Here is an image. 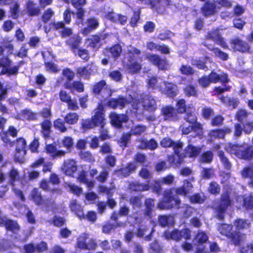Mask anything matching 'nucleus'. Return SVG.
Listing matches in <instances>:
<instances>
[{
  "instance_id": "f257e3e1",
  "label": "nucleus",
  "mask_w": 253,
  "mask_h": 253,
  "mask_svg": "<svg viewBox=\"0 0 253 253\" xmlns=\"http://www.w3.org/2000/svg\"><path fill=\"white\" fill-rule=\"evenodd\" d=\"M225 150L237 158L248 161L253 160V145L248 144L228 143Z\"/></svg>"
},
{
  "instance_id": "f03ea898",
  "label": "nucleus",
  "mask_w": 253,
  "mask_h": 253,
  "mask_svg": "<svg viewBox=\"0 0 253 253\" xmlns=\"http://www.w3.org/2000/svg\"><path fill=\"white\" fill-rule=\"evenodd\" d=\"M172 188L164 191L162 200L158 204V208L161 210L179 209L181 201L177 195H173Z\"/></svg>"
},
{
  "instance_id": "7ed1b4c3",
  "label": "nucleus",
  "mask_w": 253,
  "mask_h": 253,
  "mask_svg": "<svg viewBox=\"0 0 253 253\" xmlns=\"http://www.w3.org/2000/svg\"><path fill=\"white\" fill-rule=\"evenodd\" d=\"M231 203V200L229 192H224L221 195L217 205L213 208V217L220 221H223L227 210Z\"/></svg>"
},
{
  "instance_id": "20e7f679",
  "label": "nucleus",
  "mask_w": 253,
  "mask_h": 253,
  "mask_svg": "<svg viewBox=\"0 0 253 253\" xmlns=\"http://www.w3.org/2000/svg\"><path fill=\"white\" fill-rule=\"evenodd\" d=\"M181 149H179V154L177 155L178 159L176 161H175L173 155H172L169 158L170 163L176 166H179L183 164L185 158H196L199 155L201 151V148L200 147L194 146L191 144H189L186 146L183 153H180Z\"/></svg>"
},
{
  "instance_id": "39448f33",
  "label": "nucleus",
  "mask_w": 253,
  "mask_h": 253,
  "mask_svg": "<svg viewBox=\"0 0 253 253\" xmlns=\"http://www.w3.org/2000/svg\"><path fill=\"white\" fill-rule=\"evenodd\" d=\"M191 231L188 228H184L181 230L174 229L171 231H167L165 233V237L167 240H172L176 242L180 241L182 238L186 240L191 238Z\"/></svg>"
},
{
  "instance_id": "423d86ee",
  "label": "nucleus",
  "mask_w": 253,
  "mask_h": 253,
  "mask_svg": "<svg viewBox=\"0 0 253 253\" xmlns=\"http://www.w3.org/2000/svg\"><path fill=\"white\" fill-rule=\"evenodd\" d=\"M205 40L212 41L223 48L228 49V45L224 38L222 37L218 28L209 31L205 36Z\"/></svg>"
},
{
  "instance_id": "0eeeda50",
  "label": "nucleus",
  "mask_w": 253,
  "mask_h": 253,
  "mask_svg": "<svg viewBox=\"0 0 253 253\" xmlns=\"http://www.w3.org/2000/svg\"><path fill=\"white\" fill-rule=\"evenodd\" d=\"M230 44L234 51L240 53H251V47L250 44L238 37L234 38L230 40Z\"/></svg>"
},
{
  "instance_id": "6e6552de",
  "label": "nucleus",
  "mask_w": 253,
  "mask_h": 253,
  "mask_svg": "<svg viewBox=\"0 0 253 253\" xmlns=\"http://www.w3.org/2000/svg\"><path fill=\"white\" fill-rule=\"evenodd\" d=\"M71 3L76 9V15L77 18L76 24L84 25V17L85 10L84 6L86 3V0H71Z\"/></svg>"
},
{
  "instance_id": "1a4fd4ad",
  "label": "nucleus",
  "mask_w": 253,
  "mask_h": 253,
  "mask_svg": "<svg viewBox=\"0 0 253 253\" xmlns=\"http://www.w3.org/2000/svg\"><path fill=\"white\" fill-rule=\"evenodd\" d=\"M151 8L159 13H164L172 5L171 0H148Z\"/></svg>"
},
{
  "instance_id": "9d476101",
  "label": "nucleus",
  "mask_w": 253,
  "mask_h": 253,
  "mask_svg": "<svg viewBox=\"0 0 253 253\" xmlns=\"http://www.w3.org/2000/svg\"><path fill=\"white\" fill-rule=\"evenodd\" d=\"M87 238V234L81 235L77 242V247L82 250H94L97 247L95 240L91 238L86 242Z\"/></svg>"
},
{
  "instance_id": "9b49d317",
  "label": "nucleus",
  "mask_w": 253,
  "mask_h": 253,
  "mask_svg": "<svg viewBox=\"0 0 253 253\" xmlns=\"http://www.w3.org/2000/svg\"><path fill=\"white\" fill-rule=\"evenodd\" d=\"M91 118L95 127L99 126L102 129L106 125V119L105 111L101 104L98 106L94 114L92 116Z\"/></svg>"
},
{
  "instance_id": "f8f14e48",
  "label": "nucleus",
  "mask_w": 253,
  "mask_h": 253,
  "mask_svg": "<svg viewBox=\"0 0 253 253\" xmlns=\"http://www.w3.org/2000/svg\"><path fill=\"white\" fill-rule=\"evenodd\" d=\"M107 92L106 97H109L112 95V91L111 89L108 88L107 83L105 80L101 81L94 84L92 87V92L95 96L97 97H104L103 92Z\"/></svg>"
},
{
  "instance_id": "ddd939ff",
  "label": "nucleus",
  "mask_w": 253,
  "mask_h": 253,
  "mask_svg": "<svg viewBox=\"0 0 253 253\" xmlns=\"http://www.w3.org/2000/svg\"><path fill=\"white\" fill-rule=\"evenodd\" d=\"M217 9L215 1L207 0L200 8V12L204 17L207 18L215 15L217 12Z\"/></svg>"
},
{
  "instance_id": "4468645a",
  "label": "nucleus",
  "mask_w": 253,
  "mask_h": 253,
  "mask_svg": "<svg viewBox=\"0 0 253 253\" xmlns=\"http://www.w3.org/2000/svg\"><path fill=\"white\" fill-rule=\"evenodd\" d=\"M160 145L165 148L172 147L173 153L177 156L179 154V149H182L183 144L179 140L174 141L169 137H165L161 140Z\"/></svg>"
},
{
  "instance_id": "2eb2a0df",
  "label": "nucleus",
  "mask_w": 253,
  "mask_h": 253,
  "mask_svg": "<svg viewBox=\"0 0 253 253\" xmlns=\"http://www.w3.org/2000/svg\"><path fill=\"white\" fill-rule=\"evenodd\" d=\"M141 101L144 110L149 112H154L157 110L156 101L151 95H143L141 97Z\"/></svg>"
},
{
  "instance_id": "dca6fc26",
  "label": "nucleus",
  "mask_w": 253,
  "mask_h": 253,
  "mask_svg": "<svg viewBox=\"0 0 253 253\" xmlns=\"http://www.w3.org/2000/svg\"><path fill=\"white\" fill-rule=\"evenodd\" d=\"M63 21H58L51 22L49 25L50 28L53 30L58 31L60 28L64 27V25L69 24L71 22V11L69 9H67L64 10L63 13Z\"/></svg>"
},
{
  "instance_id": "f3484780",
  "label": "nucleus",
  "mask_w": 253,
  "mask_h": 253,
  "mask_svg": "<svg viewBox=\"0 0 253 253\" xmlns=\"http://www.w3.org/2000/svg\"><path fill=\"white\" fill-rule=\"evenodd\" d=\"M86 26L81 30V33L84 36H87L92 32L97 29L99 25L98 19L94 17L91 16L86 20Z\"/></svg>"
},
{
  "instance_id": "a211bd4d",
  "label": "nucleus",
  "mask_w": 253,
  "mask_h": 253,
  "mask_svg": "<svg viewBox=\"0 0 253 253\" xmlns=\"http://www.w3.org/2000/svg\"><path fill=\"white\" fill-rule=\"evenodd\" d=\"M126 98L122 95H119L117 98H110L107 102V105L111 108H119L122 109L128 103Z\"/></svg>"
},
{
  "instance_id": "6ab92c4d",
  "label": "nucleus",
  "mask_w": 253,
  "mask_h": 253,
  "mask_svg": "<svg viewBox=\"0 0 253 253\" xmlns=\"http://www.w3.org/2000/svg\"><path fill=\"white\" fill-rule=\"evenodd\" d=\"M15 118L23 121H34L38 120V114L30 109L25 108L16 114Z\"/></svg>"
},
{
  "instance_id": "aec40b11",
  "label": "nucleus",
  "mask_w": 253,
  "mask_h": 253,
  "mask_svg": "<svg viewBox=\"0 0 253 253\" xmlns=\"http://www.w3.org/2000/svg\"><path fill=\"white\" fill-rule=\"evenodd\" d=\"M0 227L4 226L7 231H10L14 234H17L20 229V227L16 220L8 219L4 216L0 221Z\"/></svg>"
},
{
  "instance_id": "412c9836",
  "label": "nucleus",
  "mask_w": 253,
  "mask_h": 253,
  "mask_svg": "<svg viewBox=\"0 0 253 253\" xmlns=\"http://www.w3.org/2000/svg\"><path fill=\"white\" fill-rule=\"evenodd\" d=\"M137 167L133 162H129L125 167L115 169L114 173L119 177L125 178L129 176L136 170Z\"/></svg>"
},
{
  "instance_id": "4be33fe9",
  "label": "nucleus",
  "mask_w": 253,
  "mask_h": 253,
  "mask_svg": "<svg viewBox=\"0 0 253 253\" xmlns=\"http://www.w3.org/2000/svg\"><path fill=\"white\" fill-rule=\"evenodd\" d=\"M110 122L113 126L117 128H121L123 123H126L128 118L126 114H117L115 112H111L109 114Z\"/></svg>"
},
{
  "instance_id": "5701e85b",
  "label": "nucleus",
  "mask_w": 253,
  "mask_h": 253,
  "mask_svg": "<svg viewBox=\"0 0 253 253\" xmlns=\"http://www.w3.org/2000/svg\"><path fill=\"white\" fill-rule=\"evenodd\" d=\"M125 67L128 72L132 75L139 73L142 69L141 63L135 60L131 55L128 56V62L125 65Z\"/></svg>"
},
{
  "instance_id": "b1692460",
  "label": "nucleus",
  "mask_w": 253,
  "mask_h": 253,
  "mask_svg": "<svg viewBox=\"0 0 253 253\" xmlns=\"http://www.w3.org/2000/svg\"><path fill=\"white\" fill-rule=\"evenodd\" d=\"M107 36L106 34H96L92 35L90 38L87 39L86 40L89 42L88 45L91 48L97 50L102 45L101 40H104Z\"/></svg>"
},
{
  "instance_id": "393cba45",
  "label": "nucleus",
  "mask_w": 253,
  "mask_h": 253,
  "mask_svg": "<svg viewBox=\"0 0 253 253\" xmlns=\"http://www.w3.org/2000/svg\"><path fill=\"white\" fill-rule=\"evenodd\" d=\"M25 10L29 17L38 16L41 13V9L39 5H37L36 3L31 0L26 1Z\"/></svg>"
},
{
  "instance_id": "a878e982",
  "label": "nucleus",
  "mask_w": 253,
  "mask_h": 253,
  "mask_svg": "<svg viewBox=\"0 0 253 253\" xmlns=\"http://www.w3.org/2000/svg\"><path fill=\"white\" fill-rule=\"evenodd\" d=\"M193 188V185L190 180L185 179L181 186L172 189L173 190H174L176 195L186 197L192 192Z\"/></svg>"
},
{
  "instance_id": "bb28decb",
  "label": "nucleus",
  "mask_w": 253,
  "mask_h": 253,
  "mask_svg": "<svg viewBox=\"0 0 253 253\" xmlns=\"http://www.w3.org/2000/svg\"><path fill=\"white\" fill-rule=\"evenodd\" d=\"M61 169L65 175L73 176L74 173L77 169L76 161L71 159L64 161L61 167Z\"/></svg>"
},
{
  "instance_id": "cd10ccee",
  "label": "nucleus",
  "mask_w": 253,
  "mask_h": 253,
  "mask_svg": "<svg viewBox=\"0 0 253 253\" xmlns=\"http://www.w3.org/2000/svg\"><path fill=\"white\" fill-rule=\"evenodd\" d=\"M82 41V39L80 36L78 34H75L68 38L66 41V44L73 53H75L76 51L81 48L80 45Z\"/></svg>"
},
{
  "instance_id": "c85d7f7f",
  "label": "nucleus",
  "mask_w": 253,
  "mask_h": 253,
  "mask_svg": "<svg viewBox=\"0 0 253 253\" xmlns=\"http://www.w3.org/2000/svg\"><path fill=\"white\" fill-rule=\"evenodd\" d=\"M45 150L46 153L51 156L52 159L61 158L66 153V152L64 150H57L56 145L53 143L46 145Z\"/></svg>"
},
{
  "instance_id": "c756f323",
  "label": "nucleus",
  "mask_w": 253,
  "mask_h": 253,
  "mask_svg": "<svg viewBox=\"0 0 253 253\" xmlns=\"http://www.w3.org/2000/svg\"><path fill=\"white\" fill-rule=\"evenodd\" d=\"M211 83L216 84L220 82L222 84L227 83L229 81L227 74L222 72L220 74H218L214 71H212L208 75Z\"/></svg>"
},
{
  "instance_id": "7c9ffc66",
  "label": "nucleus",
  "mask_w": 253,
  "mask_h": 253,
  "mask_svg": "<svg viewBox=\"0 0 253 253\" xmlns=\"http://www.w3.org/2000/svg\"><path fill=\"white\" fill-rule=\"evenodd\" d=\"M194 131L196 134L195 136L201 138L204 134V129L200 127V125L197 124L195 125H189L188 126H183L181 128V132L182 134L187 135L191 132Z\"/></svg>"
},
{
  "instance_id": "2f4dec72",
  "label": "nucleus",
  "mask_w": 253,
  "mask_h": 253,
  "mask_svg": "<svg viewBox=\"0 0 253 253\" xmlns=\"http://www.w3.org/2000/svg\"><path fill=\"white\" fill-rule=\"evenodd\" d=\"M202 44L206 47L209 50L212 51L214 56L223 61H226L229 58L228 53L222 51L217 47L212 46V44L207 43L206 42L202 43Z\"/></svg>"
},
{
  "instance_id": "473e14b6",
  "label": "nucleus",
  "mask_w": 253,
  "mask_h": 253,
  "mask_svg": "<svg viewBox=\"0 0 253 253\" xmlns=\"http://www.w3.org/2000/svg\"><path fill=\"white\" fill-rule=\"evenodd\" d=\"M163 93L167 97L173 98L179 93V89L177 84L170 83L165 82V87Z\"/></svg>"
},
{
  "instance_id": "72a5a7b5",
  "label": "nucleus",
  "mask_w": 253,
  "mask_h": 253,
  "mask_svg": "<svg viewBox=\"0 0 253 253\" xmlns=\"http://www.w3.org/2000/svg\"><path fill=\"white\" fill-rule=\"evenodd\" d=\"M129 190L134 192H141L148 191L151 186L148 183H141L138 181L130 182L128 185Z\"/></svg>"
},
{
  "instance_id": "f704fd0d",
  "label": "nucleus",
  "mask_w": 253,
  "mask_h": 253,
  "mask_svg": "<svg viewBox=\"0 0 253 253\" xmlns=\"http://www.w3.org/2000/svg\"><path fill=\"white\" fill-rule=\"evenodd\" d=\"M232 129L229 127H224L223 128H216L210 131L209 136L213 139H223L226 134H230Z\"/></svg>"
},
{
  "instance_id": "c9c22d12",
  "label": "nucleus",
  "mask_w": 253,
  "mask_h": 253,
  "mask_svg": "<svg viewBox=\"0 0 253 253\" xmlns=\"http://www.w3.org/2000/svg\"><path fill=\"white\" fill-rule=\"evenodd\" d=\"M63 86L64 88L70 90L71 92H73L74 90L78 92H83L84 89V84L78 81L73 82L65 81L64 83Z\"/></svg>"
},
{
  "instance_id": "e433bc0d",
  "label": "nucleus",
  "mask_w": 253,
  "mask_h": 253,
  "mask_svg": "<svg viewBox=\"0 0 253 253\" xmlns=\"http://www.w3.org/2000/svg\"><path fill=\"white\" fill-rule=\"evenodd\" d=\"M40 125L42 137L45 139H49L52 132V124L51 121L48 119H44L41 123Z\"/></svg>"
},
{
  "instance_id": "4c0bfd02",
  "label": "nucleus",
  "mask_w": 253,
  "mask_h": 253,
  "mask_svg": "<svg viewBox=\"0 0 253 253\" xmlns=\"http://www.w3.org/2000/svg\"><path fill=\"white\" fill-rule=\"evenodd\" d=\"M93 72L91 64H87L84 66H80L76 69V74L80 77L88 80Z\"/></svg>"
},
{
  "instance_id": "58836bf2",
  "label": "nucleus",
  "mask_w": 253,
  "mask_h": 253,
  "mask_svg": "<svg viewBox=\"0 0 253 253\" xmlns=\"http://www.w3.org/2000/svg\"><path fill=\"white\" fill-rule=\"evenodd\" d=\"M245 236V234L241 233L240 231L233 230L227 238L231 244L239 246L244 241Z\"/></svg>"
},
{
  "instance_id": "ea45409f",
  "label": "nucleus",
  "mask_w": 253,
  "mask_h": 253,
  "mask_svg": "<svg viewBox=\"0 0 253 253\" xmlns=\"http://www.w3.org/2000/svg\"><path fill=\"white\" fill-rule=\"evenodd\" d=\"M138 141L139 142L138 147L142 150L149 149L153 150L158 147L157 142L154 138H151L148 140L146 138H141L139 139Z\"/></svg>"
},
{
  "instance_id": "a19ab883",
  "label": "nucleus",
  "mask_w": 253,
  "mask_h": 253,
  "mask_svg": "<svg viewBox=\"0 0 253 253\" xmlns=\"http://www.w3.org/2000/svg\"><path fill=\"white\" fill-rule=\"evenodd\" d=\"M161 114L165 120H172L176 116L175 109L171 105L163 107L161 110Z\"/></svg>"
},
{
  "instance_id": "79ce46f5",
  "label": "nucleus",
  "mask_w": 253,
  "mask_h": 253,
  "mask_svg": "<svg viewBox=\"0 0 253 253\" xmlns=\"http://www.w3.org/2000/svg\"><path fill=\"white\" fill-rule=\"evenodd\" d=\"M31 199L37 206H41L44 204V200L41 192L37 188H33L30 194Z\"/></svg>"
},
{
  "instance_id": "37998d69",
  "label": "nucleus",
  "mask_w": 253,
  "mask_h": 253,
  "mask_svg": "<svg viewBox=\"0 0 253 253\" xmlns=\"http://www.w3.org/2000/svg\"><path fill=\"white\" fill-rule=\"evenodd\" d=\"M183 93L185 96L197 98L199 95V90L195 85L192 84H187L183 88Z\"/></svg>"
},
{
  "instance_id": "c03bdc74",
  "label": "nucleus",
  "mask_w": 253,
  "mask_h": 253,
  "mask_svg": "<svg viewBox=\"0 0 253 253\" xmlns=\"http://www.w3.org/2000/svg\"><path fill=\"white\" fill-rule=\"evenodd\" d=\"M220 100L225 104L227 107H231L232 109L236 108L240 103L238 98L234 97H228L221 95L219 97Z\"/></svg>"
},
{
  "instance_id": "a18cd8bd",
  "label": "nucleus",
  "mask_w": 253,
  "mask_h": 253,
  "mask_svg": "<svg viewBox=\"0 0 253 253\" xmlns=\"http://www.w3.org/2000/svg\"><path fill=\"white\" fill-rule=\"evenodd\" d=\"M250 112L243 108L238 109L235 114V119L240 124L247 121Z\"/></svg>"
},
{
  "instance_id": "49530a36",
  "label": "nucleus",
  "mask_w": 253,
  "mask_h": 253,
  "mask_svg": "<svg viewBox=\"0 0 253 253\" xmlns=\"http://www.w3.org/2000/svg\"><path fill=\"white\" fill-rule=\"evenodd\" d=\"M70 208L72 211H73L80 219L84 218V214L83 209L80 204L77 203L76 200H73L71 201L70 205Z\"/></svg>"
},
{
  "instance_id": "de8ad7c7",
  "label": "nucleus",
  "mask_w": 253,
  "mask_h": 253,
  "mask_svg": "<svg viewBox=\"0 0 253 253\" xmlns=\"http://www.w3.org/2000/svg\"><path fill=\"white\" fill-rule=\"evenodd\" d=\"M9 179L8 183L9 185L14 187L15 182L19 180V173L17 169L12 168L7 174Z\"/></svg>"
},
{
  "instance_id": "09e8293b",
  "label": "nucleus",
  "mask_w": 253,
  "mask_h": 253,
  "mask_svg": "<svg viewBox=\"0 0 253 253\" xmlns=\"http://www.w3.org/2000/svg\"><path fill=\"white\" fill-rule=\"evenodd\" d=\"M209 58L208 56H206L204 57H199V58L194 59L192 64L199 69L207 71L208 70V67L207 66L206 63Z\"/></svg>"
},
{
  "instance_id": "8fccbe9b",
  "label": "nucleus",
  "mask_w": 253,
  "mask_h": 253,
  "mask_svg": "<svg viewBox=\"0 0 253 253\" xmlns=\"http://www.w3.org/2000/svg\"><path fill=\"white\" fill-rule=\"evenodd\" d=\"M233 229L232 225L222 223L218 225L217 230L222 235L227 238L233 231Z\"/></svg>"
},
{
  "instance_id": "3c124183",
  "label": "nucleus",
  "mask_w": 253,
  "mask_h": 253,
  "mask_svg": "<svg viewBox=\"0 0 253 253\" xmlns=\"http://www.w3.org/2000/svg\"><path fill=\"white\" fill-rule=\"evenodd\" d=\"M106 50L111 53L115 59H116L121 55L122 47L119 43H116L110 47H106Z\"/></svg>"
},
{
  "instance_id": "603ef678",
  "label": "nucleus",
  "mask_w": 253,
  "mask_h": 253,
  "mask_svg": "<svg viewBox=\"0 0 253 253\" xmlns=\"http://www.w3.org/2000/svg\"><path fill=\"white\" fill-rule=\"evenodd\" d=\"M233 224L236 230L238 231L248 228L251 226V223L247 220L242 218L235 219L233 222Z\"/></svg>"
},
{
  "instance_id": "864d4df0",
  "label": "nucleus",
  "mask_w": 253,
  "mask_h": 253,
  "mask_svg": "<svg viewBox=\"0 0 253 253\" xmlns=\"http://www.w3.org/2000/svg\"><path fill=\"white\" fill-rule=\"evenodd\" d=\"M184 120L191 125L199 124L200 127L203 128L202 124L200 122H198L197 116L193 112H188L186 113L184 116Z\"/></svg>"
},
{
  "instance_id": "5fc2aeb1",
  "label": "nucleus",
  "mask_w": 253,
  "mask_h": 253,
  "mask_svg": "<svg viewBox=\"0 0 253 253\" xmlns=\"http://www.w3.org/2000/svg\"><path fill=\"white\" fill-rule=\"evenodd\" d=\"M27 143L26 140L23 137H19L15 141V151L16 153H20L23 151L24 154L26 153Z\"/></svg>"
},
{
  "instance_id": "6e6d98bb",
  "label": "nucleus",
  "mask_w": 253,
  "mask_h": 253,
  "mask_svg": "<svg viewBox=\"0 0 253 253\" xmlns=\"http://www.w3.org/2000/svg\"><path fill=\"white\" fill-rule=\"evenodd\" d=\"M217 155L224 168L227 170H230L232 167V164L226 156L224 152L222 150H218L217 151Z\"/></svg>"
},
{
  "instance_id": "4d7b16f0",
  "label": "nucleus",
  "mask_w": 253,
  "mask_h": 253,
  "mask_svg": "<svg viewBox=\"0 0 253 253\" xmlns=\"http://www.w3.org/2000/svg\"><path fill=\"white\" fill-rule=\"evenodd\" d=\"M141 9L140 8L133 11V14L129 20V24L132 28L137 26L140 19Z\"/></svg>"
},
{
  "instance_id": "13d9d810",
  "label": "nucleus",
  "mask_w": 253,
  "mask_h": 253,
  "mask_svg": "<svg viewBox=\"0 0 253 253\" xmlns=\"http://www.w3.org/2000/svg\"><path fill=\"white\" fill-rule=\"evenodd\" d=\"M65 120L63 121L60 118L55 119L53 121V126L54 128L61 133H64L67 131L68 128L65 126Z\"/></svg>"
},
{
  "instance_id": "bf43d9fd",
  "label": "nucleus",
  "mask_w": 253,
  "mask_h": 253,
  "mask_svg": "<svg viewBox=\"0 0 253 253\" xmlns=\"http://www.w3.org/2000/svg\"><path fill=\"white\" fill-rule=\"evenodd\" d=\"M54 15V11L51 8L44 10L41 15L42 21L44 24L47 23Z\"/></svg>"
},
{
  "instance_id": "052dcab7",
  "label": "nucleus",
  "mask_w": 253,
  "mask_h": 253,
  "mask_svg": "<svg viewBox=\"0 0 253 253\" xmlns=\"http://www.w3.org/2000/svg\"><path fill=\"white\" fill-rule=\"evenodd\" d=\"M220 190V186L216 181H212L210 182L208 188V191L209 193L214 196H217L219 194Z\"/></svg>"
},
{
  "instance_id": "680f3d73",
  "label": "nucleus",
  "mask_w": 253,
  "mask_h": 253,
  "mask_svg": "<svg viewBox=\"0 0 253 253\" xmlns=\"http://www.w3.org/2000/svg\"><path fill=\"white\" fill-rule=\"evenodd\" d=\"M61 144L62 147L68 151H71L74 144V139L70 136H65L61 140Z\"/></svg>"
},
{
  "instance_id": "e2e57ef3",
  "label": "nucleus",
  "mask_w": 253,
  "mask_h": 253,
  "mask_svg": "<svg viewBox=\"0 0 253 253\" xmlns=\"http://www.w3.org/2000/svg\"><path fill=\"white\" fill-rule=\"evenodd\" d=\"M214 114L213 109L211 107L204 106L202 107L201 111V115L203 119L209 120L213 116Z\"/></svg>"
},
{
  "instance_id": "0e129e2a",
  "label": "nucleus",
  "mask_w": 253,
  "mask_h": 253,
  "mask_svg": "<svg viewBox=\"0 0 253 253\" xmlns=\"http://www.w3.org/2000/svg\"><path fill=\"white\" fill-rule=\"evenodd\" d=\"M64 120L69 125H75L79 120V115L76 113L69 112L64 117Z\"/></svg>"
},
{
  "instance_id": "69168bd1",
  "label": "nucleus",
  "mask_w": 253,
  "mask_h": 253,
  "mask_svg": "<svg viewBox=\"0 0 253 253\" xmlns=\"http://www.w3.org/2000/svg\"><path fill=\"white\" fill-rule=\"evenodd\" d=\"M19 69V66H14L11 68L8 67L2 68L0 72V75L6 74L7 76L9 77L12 75L16 76L18 73Z\"/></svg>"
},
{
  "instance_id": "338daca9",
  "label": "nucleus",
  "mask_w": 253,
  "mask_h": 253,
  "mask_svg": "<svg viewBox=\"0 0 253 253\" xmlns=\"http://www.w3.org/2000/svg\"><path fill=\"white\" fill-rule=\"evenodd\" d=\"M142 195L132 196L130 197L129 199V203L132 206L133 209L139 208L142 206Z\"/></svg>"
},
{
  "instance_id": "774afa93",
  "label": "nucleus",
  "mask_w": 253,
  "mask_h": 253,
  "mask_svg": "<svg viewBox=\"0 0 253 253\" xmlns=\"http://www.w3.org/2000/svg\"><path fill=\"white\" fill-rule=\"evenodd\" d=\"M208 236L204 232H198L194 238V241L198 245H203L208 240Z\"/></svg>"
}]
</instances>
